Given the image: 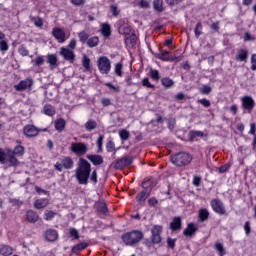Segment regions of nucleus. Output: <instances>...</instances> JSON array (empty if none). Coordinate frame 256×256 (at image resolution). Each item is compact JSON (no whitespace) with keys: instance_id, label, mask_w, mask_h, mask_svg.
<instances>
[{"instance_id":"nucleus-1","label":"nucleus","mask_w":256,"mask_h":256,"mask_svg":"<svg viewBox=\"0 0 256 256\" xmlns=\"http://www.w3.org/2000/svg\"><path fill=\"white\" fill-rule=\"evenodd\" d=\"M91 175V164L85 160L80 159L78 168L76 170V179L80 185H87L89 183V176Z\"/></svg>"},{"instance_id":"nucleus-2","label":"nucleus","mask_w":256,"mask_h":256,"mask_svg":"<svg viewBox=\"0 0 256 256\" xmlns=\"http://www.w3.org/2000/svg\"><path fill=\"white\" fill-rule=\"evenodd\" d=\"M122 241L129 247H133V245H137L143 239V232L139 230H134L131 232H126L122 235Z\"/></svg>"},{"instance_id":"nucleus-3","label":"nucleus","mask_w":256,"mask_h":256,"mask_svg":"<svg viewBox=\"0 0 256 256\" xmlns=\"http://www.w3.org/2000/svg\"><path fill=\"white\" fill-rule=\"evenodd\" d=\"M171 161L176 167H183L184 165H189L193 161V157L189 153L180 152L173 155Z\"/></svg>"},{"instance_id":"nucleus-4","label":"nucleus","mask_w":256,"mask_h":256,"mask_svg":"<svg viewBox=\"0 0 256 256\" xmlns=\"http://www.w3.org/2000/svg\"><path fill=\"white\" fill-rule=\"evenodd\" d=\"M97 67L101 75H109L111 72V60L106 56H101L97 60Z\"/></svg>"},{"instance_id":"nucleus-5","label":"nucleus","mask_w":256,"mask_h":256,"mask_svg":"<svg viewBox=\"0 0 256 256\" xmlns=\"http://www.w3.org/2000/svg\"><path fill=\"white\" fill-rule=\"evenodd\" d=\"M52 36L57 41V43H65L67 39L71 37V34H67V32H65V28L54 27L52 29Z\"/></svg>"},{"instance_id":"nucleus-6","label":"nucleus","mask_w":256,"mask_h":256,"mask_svg":"<svg viewBox=\"0 0 256 256\" xmlns=\"http://www.w3.org/2000/svg\"><path fill=\"white\" fill-rule=\"evenodd\" d=\"M118 33L120 35H124L125 37H129V35L133 34V28L129 25V20L121 19L117 22Z\"/></svg>"},{"instance_id":"nucleus-7","label":"nucleus","mask_w":256,"mask_h":256,"mask_svg":"<svg viewBox=\"0 0 256 256\" xmlns=\"http://www.w3.org/2000/svg\"><path fill=\"white\" fill-rule=\"evenodd\" d=\"M70 151L78 157H83V155H86L88 151L87 144L83 142H72L70 145Z\"/></svg>"},{"instance_id":"nucleus-8","label":"nucleus","mask_w":256,"mask_h":256,"mask_svg":"<svg viewBox=\"0 0 256 256\" xmlns=\"http://www.w3.org/2000/svg\"><path fill=\"white\" fill-rule=\"evenodd\" d=\"M33 83L32 78H26L14 85V89L15 91H31L33 89Z\"/></svg>"},{"instance_id":"nucleus-9","label":"nucleus","mask_w":256,"mask_h":256,"mask_svg":"<svg viewBox=\"0 0 256 256\" xmlns=\"http://www.w3.org/2000/svg\"><path fill=\"white\" fill-rule=\"evenodd\" d=\"M73 159L71 157H66L62 159L61 163H56L54 165L56 171H63V169H73Z\"/></svg>"},{"instance_id":"nucleus-10","label":"nucleus","mask_w":256,"mask_h":256,"mask_svg":"<svg viewBox=\"0 0 256 256\" xmlns=\"http://www.w3.org/2000/svg\"><path fill=\"white\" fill-rule=\"evenodd\" d=\"M210 205H211L214 213H217L218 215H225V213H226L225 205H223V202H221V200L213 199L210 202Z\"/></svg>"},{"instance_id":"nucleus-11","label":"nucleus","mask_w":256,"mask_h":256,"mask_svg":"<svg viewBox=\"0 0 256 256\" xmlns=\"http://www.w3.org/2000/svg\"><path fill=\"white\" fill-rule=\"evenodd\" d=\"M60 55L63 57V59H65V61H69V63H75V51L62 47L60 48Z\"/></svg>"},{"instance_id":"nucleus-12","label":"nucleus","mask_w":256,"mask_h":256,"mask_svg":"<svg viewBox=\"0 0 256 256\" xmlns=\"http://www.w3.org/2000/svg\"><path fill=\"white\" fill-rule=\"evenodd\" d=\"M241 102L243 109L248 111V113H251V111H253L255 108V100H253L251 96H243Z\"/></svg>"},{"instance_id":"nucleus-13","label":"nucleus","mask_w":256,"mask_h":256,"mask_svg":"<svg viewBox=\"0 0 256 256\" xmlns=\"http://www.w3.org/2000/svg\"><path fill=\"white\" fill-rule=\"evenodd\" d=\"M151 233H152V243L154 244H159V242L161 241V226L159 225H155L152 227L151 229Z\"/></svg>"},{"instance_id":"nucleus-14","label":"nucleus","mask_w":256,"mask_h":256,"mask_svg":"<svg viewBox=\"0 0 256 256\" xmlns=\"http://www.w3.org/2000/svg\"><path fill=\"white\" fill-rule=\"evenodd\" d=\"M133 163V158L126 156L124 158H121L117 160L115 163V168L116 169H123L124 167H129Z\"/></svg>"},{"instance_id":"nucleus-15","label":"nucleus","mask_w":256,"mask_h":256,"mask_svg":"<svg viewBox=\"0 0 256 256\" xmlns=\"http://www.w3.org/2000/svg\"><path fill=\"white\" fill-rule=\"evenodd\" d=\"M23 132L27 137H37V135H39V129L33 125L25 126Z\"/></svg>"},{"instance_id":"nucleus-16","label":"nucleus","mask_w":256,"mask_h":256,"mask_svg":"<svg viewBox=\"0 0 256 256\" xmlns=\"http://www.w3.org/2000/svg\"><path fill=\"white\" fill-rule=\"evenodd\" d=\"M158 59H161V61H181V57H171V52L169 51H161L158 55Z\"/></svg>"},{"instance_id":"nucleus-17","label":"nucleus","mask_w":256,"mask_h":256,"mask_svg":"<svg viewBox=\"0 0 256 256\" xmlns=\"http://www.w3.org/2000/svg\"><path fill=\"white\" fill-rule=\"evenodd\" d=\"M45 239L47 241H57L59 239V233L57 230L49 229L45 232Z\"/></svg>"},{"instance_id":"nucleus-18","label":"nucleus","mask_w":256,"mask_h":256,"mask_svg":"<svg viewBox=\"0 0 256 256\" xmlns=\"http://www.w3.org/2000/svg\"><path fill=\"white\" fill-rule=\"evenodd\" d=\"M100 31L105 39L111 37V25L109 23H102Z\"/></svg>"},{"instance_id":"nucleus-19","label":"nucleus","mask_w":256,"mask_h":256,"mask_svg":"<svg viewBox=\"0 0 256 256\" xmlns=\"http://www.w3.org/2000/svg\"><path fill=\"white\" fill-rule=\"evenodd\" d=\"M49 205V199L40 198L34 202L35 209H45Z\"/></svg>"},{"instance_id":"nucleus-20","label":"nucleus","mask_w":256,"mask_h":256,"mask_svg":"<svg viewBox=\"0 0 256 256\" xmlns=\"http://www.w3.org/2000/svg\"><path fill=\"white\" fill-rule=\"evenodd\" d=\"M27 221L29 223H37L39 221V214L33 210H28L26 213Z\"/></svg>"},{"instance_id":"nucleus-21","label":"nucleus","mask_w":256,"mask_h":256,"mask_svg":"<svg viewBox=\"0 0 256 256\" xmlns=\"http://www.w3.org/2000/svg\"><path fill=\"white\" fill-rule=\"evenodd\" d=\"M87 159L93 163V165H102L103 157L97 154L87 155Z\"/></svg>"},{"instance_id":"nucleus-22","label":"nucleus","mask_w":256,"mask_h":256,"mask_svg":"<svg viewBox=\"0 0 256 256\" xmlns=\"http://www.w3.org/2000/svg\"><path fill=\"white\" fill-rule=\"evenodd\" d=\"M125 43L128 45V47H135V44L137 43V35L132 32V34L125 37Z\"/></svg>"},{"instance_id":"nucleus-23","label":"nucleus","mask_w":256,"mask_h":256,"mask_svg":"<svg viewBox=\"0 0 256 256\" xmlns=\"http://www.w3.org/2000/svg\"><path fill=\"white\" fill-rule=\"evenodd\" d=\"M209 219V210L207 208H201L198 212V221L203 223V221H207Z\"/></svg>"},{"instance_id":"nucleus-24","label":"nucleus","mask_w":256,"mask_h":256,"mask_svg":"<svg viewBox=\"0 0 256 256\" xmlns=\"http://www.w3.org/2000/svg\"><path fill=\"white\" fill-rule=\"evenodd\" d=\"M47 63H49V65L52 69H55V67H57V65H58L57 55L48 54L47 55Z\"/></svg>"},{"instance_id":"nucleus-25","label":"nucleus","mask_w":256,"mask_h":256,"mask_svg":"<svg viewBox=\"0 0 256 256\" xmlns=\"http://www.w3.org/2000/svg\"><path fill=\"white\" fill-rule=\"evenodd\" d=\"M65 125H67V122H65L63 118H59L54 122V127L56 131H59L60 133L61 131H63V129H65Z\"/></svg>"},{"instance_id":"nucleus-26","label":"nucleus","mask_w":256,"mask_h":256,"mask_svg":"<svg viewBox=\"0 0 256 256\" xmlns=\"http://www.w3.org/2000/svg\"><path fill=\"white\" fill-rule=\"evenodd\" d=\"M170 229L172 231H179L181 229V218L176 217L173 219V221L170 223Z\"/></svg>"},{"instance_id":"nucleus-27","label":"nucleus","mask_w":256,"mask_h":256,"mask_svg":"<svg viewBox=\"0 0 256 256\" xmlns=\"http://www.w3.org/2000/svg\"><path fill=\"white\" fill-rule=\"evenodd\" d=\"M195 231H197V227H195V224L189 223L187 225V228L184 230L183 235H185L186 237H191V235H193Z\"/></svg>"},{"instance_id":"nucleus-28","label":"nucleus","mask_w":256,"mask_h":256,"mask_svg":"<svg viewBox=\"0 0 256 256\" xmlns=\"http://www.w3.org/2000/svg\"><path fill=\"white\" fill-rule=\"evenodd\" d=\"M0 255H3V256L13 255V248H11L8 245L0 246Z\"/></svg>"},{"instance_id":"nucleus-29","label":"nucleus","mask_w":256,"mask_h":256,"mask_svg":"<svg viewBox=\"0 0 256 256\" xmlns=\"http://www.w3.org/2000/svg\"><path fill=\"white\" fill-rule=\"evenodd\" d=\"M161 84L166 89H170V87H173L175 85V82L173 81V79H171L169 77H164L161 79Z\"/></svg>"},{"instance_id":"nucleus-30","label":"nucleus","mask_w":256,"mask_h":256,"mask_svg":"<svg viewBox=\"0 0 256 256\" xmlns=\"http://www.w3.org/2000/svg\"><path fill=\"white\" fill-rule=\"evenodd\" d=\"M247 57H249V52L245 49H241L236 56L237 61H247Z\"/></svg>"},{"instance_id":"nucleus-31","label":"nucleus","mask_w":256,"mask_h":256,"mask_svg":"<svg viewBox=\"0 0 256 256\" xmlns=\"http://www.w3.org/2000/svg\"><path fill=\"white\" fill-rule=\"evenodd\" d=\"M43 113L48 115V117H53V115H55V107L52 105H46L43 107Z\"/></svg>"},{"instance_id":"nucleus-32","label":"nucleus","mask_w":256,"mask_h":256,"mask_svg":"<svg viewBox=\"0 0 256 256\" xmlns=\"http://www.w3.org/2000/svg\"><path fill=\"white\" fill-rule=\"evenodd\" d=\"M88 244L85 242L76 244L74 247H72V253H79V251H83L84 249H87Z\"/></svg>"},{"instance_id":"nucleus-33","label":"nucleus","mask_w":256,"mask_h":256,"mask_svg":"<svg viewBox=\"0 0 256 256\" xmlns=\"http://www.w3.org/2000/svg\"><path fill=\"white\" fill-rule=\"evenodd\" d=\"M25 154V148L21 145H18L12 151V155H16V157H22Z\"/></svg>"},{"instance_id":"nucleus-34","label":"nucleus","mask_w":256,"mask_h":256,"mask_svg":"<svg viewBox=\"0 0 256 256\" xmlns=\"http://www.w3.org/2000/svg\"><path fill=\"white\" fill-rule=\"evenodd\" d=\"M87 45L90 48L97 47L99 45V37L94 36V37L88 38Z\"/></svg>"},{"instance_id":"nucleus-35","label":"nucleus","mask_w":256,"mask_h":256,"mask_svg":"<svg viewBox=\"0 0 256 256\" xmlns=\"http://www.w3.org/2000/svg\"><path fill=\"white\" fill-rule=\"evenodd\" d=\"M85 129L86 131H93L94 129H97V122L95 120H88L85 123Z\"/></svg>"},{"instance_id":"nucleus-36","label":"nucleus","mask_w":256,"mask_h":256,"mask_svg":"<svg viewBox=\"0 0 256 256\" xmlns=\"http://www.w3.org/2000/svg\"><path fill=\"white\" fill-rule=\"evenodd\" d=\"M56 215H57L56 212H53L51 210H46L44 212V219H45V221H53V219H55Z\"/></svg>"},{"instance_id":"nucleus-37","label":"nucleus","mask_w":256,"mask_h":256,"mask_svg":"<svg viewBox=\"0 0 256 256\" xmlns=\"http://www.w3.org/2000/svg\"><path fill=\"white\" fill-rule=\"evenodd\" d=\"M82 65L85 71H91V59H89V57L83 56Z\"/></svg>"},{"instance_id":"nucleus-38","label":"nucleus","mask_w":256,"mask_h":256,"mask_svg":"<svg viewBox=\"0 0 256 256\" xmlns=\"http://www.w3.org/2000/svg\"><path fill=\"white\" fill-rule=\"evenodd\" d=\"M114 73L117 77H123V64L117 63L114 67Z\"/></svg>"},{"instance_id":"nucleus-39","label":"nucleus","mask_w":256,"mask_h":256,"mask_svg":"<svg viewBox=\"0 0 256 256\" xmlns=\"http://www.w3.org/2000/svg\"><path fill=\"white\" fill-rule=\"evenodd\" d=\"M153 7L155 11L161 13V11H163V0H154Z\"/></svg>"},{"instance_id":"nucleus-40","label":"nucleus","mask_w":256,"mask_h":256,"mask_svg":"<svg viewBox=\"0 0 256 256\" xmlns=\"http://www.w3.org/2000/svg\"><path fill=\"white\" fill-rule=\"evenodd\" d=\"M0 51L2 53H7V51H9V43L7 42V40H0Z\"/></svg>"},{"instance_id":"nucleus-41","label":"nucleus","mask_w":256,"mask_h":256,"mask_svg":"<svg viewBox=\"0 0 256 256\" xmlns=\"http://www.w3.org/2000/svg\"><path fill=\"white\" fill-rule=\"evenodd\" d=\"M65 49H70V51H75V49L77 48V40H75V38H72L68 45L66 47H64Z\"/></svg>"},{"instance_id":"nucleus-42","label":"nucleus","mask_w":256,"mask_h":256,"mask_svg":"<svg viewBox=\"0 0 256 256\" xmlns=\"http://www.w3.org/2000/svg\"><path fill=\"white\" fill-rule=\"evenodd\" d=\"M214 248L216 249V251H218L219 256L225 255V248L223 247V244L217 242L214 245Z\"/></svg>"},{"instance_id":"nucleus-43","label":"nucleus","mask_w":256,"mask_h":256,"mask_svg":"<svg viewBox=\"0 0 256 256\" xmlns=\"http://www.w3.org/2000/svg\"><path fill=\"white\" fill-rule=\"evenodd\" d=\"M78 37L81 43H85L89 39V34L85 31H82L78 33Z\"/></svg>"},{"instance_id":"nucleus-44","label":"nucleus","mask_w":256,"mask_h":256,"mask_svg":"<svg viewBox=\"0 0 256 256\" xmlns=\"http://www.w3.org/2000/svg\"><path fill=\"white\" fill-rule=\"evenodd\" d=\"M119 137L122 141H127V139H129L130 134L129 131L123 129L119 132Z\"/></svg>"},{"instance_id":"nucleus-45","label":"nucleus","mask_w":256,"mask_h":256,"mask_svg":"<svg viewBox=\"0 0 256 256\" xmlns=\"http://www.w3.org/2000/svg\"><path fill=\"white\" fill-rule=\"evenodd\" d=\"M150 77L154 81H159V79L161 78V76L159 75V71L155 69H150Z\"/></svg>"},{"instance_id":"nucleus-46","label":"nucleus","mask_w":256,"mask_h":256,"mask_svg":"<svg viewBox=\"0 0 256 256\" xmlns=\"http://www.w3.org/2000/svg\"><path fill=\"white\" fill-rule=\"evenodd\" d=\"M155 184H153V180L146 178L143 182H142V187L143 189H149V187H153Z\"/></svg>"},{"instance_id":"nucleus-47","label":"nucleus","mask_w":256,"mask_h":256,"mask_svg":"<svg viewBox=\"0 0 256 256\" xmlns=\"http://www.w3.org/2000/svg\"><path fill=\"white\" fill-rule=\"evenodd\" d=\"M201 31H203V24H201V22H198L194 29L195 36L199 37L202 33Z\"/></svg>"},{"instance_id":"nucleus-48","label":"nucleus","mask_w":256,"mask_h":256,"mask_svg":"<svg viewBox=\"0 0 256 256\" xmlns=\"http://www.w3.org/2000/svg\"><path fill=\"white\" fill-rule=\"evenodd\" d=\"M33 63H35L36 67H41L43 63H45V56H38L35 60H33Z\"/></svg>"},{"instance_id":"nucleus-49","label":"nucleus","mask_w":256,"mask_h":256,"mask_svg":"<svg viewBox=\"0 0 256 256\" xmlns=\"http://www.w3.org/2000/svg\"><path fill=\"white\" fill-rule=\"evenodd\" d=\"M31 21L34 23L35 27H43V19H41V17H33Z\"/></svg>"},{"instance_id":"nucleus-50","label":"nucleus","mask_w":256,"mask_h":256,"mask_svg":"<svg viewBox=\"0 0 256 256\" xmlns=\"http://www.w3.org/2000/svg\"><path fill=\"white\" fill-rule=\"evenodd\" d=\"M148 197H149V194H147V192L145 191H142L136 196V199L137 201L141 202V201H145Z\"/></svg>"},{"instance_id":"nucleus-51","label":"nucleus","mask_w":256,"mask_h":256,"mask_svg":"<svg viewBox=\"0 0 256 256\" xmlns=\"http://www.w3.org/2000/svg\"><path fill=\"white\" fill-rule=\"evenodd\" d=\"M103 139H105V136L100 135L97 139V146H98V151L99 153H101V151H103Z\"/></svg>"},{"instance_id":"nucleus-52","label":"nucleus","mask_w":256,"mask_h":256,"mask_svg":"<svg viewBox=\"0 0 256 256\" xmlns=\"http://www.w3.org/2000/svg\"><path fill=\"white\" fill-rule=\"evenodd\" d=\"M69 235H70V237H72L75 240L79 239V231H77V229H75V228L69 229Z\"/></svg>"},{"instance_id":"nucleus-53","label":"nucleus","mask_w":256,"mask_h":256,"mask_svg":"<svg viewBox=\"0 0 256 256\" xmlns=\"http://www.w3.org/2000/svg\"><path fill=\"white\" fill-rule=\"evenodd\" d=\"M142 85L143 87H147L148 89H155V85L151 84V82H149V78H144L142 80Z\"/></svg>"},{"instance_id":"nucleus-54","label":"nucleus","mask_w":256,"mask_h":256,"mask_svg":"<svg viewBox=\"0 0 256 256\" xmlns=\"http://www.w3.org/2000/svg\"><path fill=\"white\" fill-rule=\"evenodd\" d=\"M8 163L11 167H15V165H17L19 161L17 160V158H15V156L11 155L8 157Z\"/></svg>"},{"instance_id":"nucleus-55","label":"nucleus","mask_w":256,"mask_h":256,"mask_svg":"<svg viewBox=\"0 0 256 256\" xmlns=\"http://www.w3.org/2000/svg\"><path fill=\"white\" fill-rule=\"evenodd\" d=\"M200 93H203V95H209L211 93V86L204 85L200 88Z\"/></svg>"},{"instance_id":"nucleus-56","label":"nucleus","mask_w":256,"mask_h":256,"mask_svg":"<svg viewBox=\"0 0 256 256\" xmlns=\"http://www.w3.org/2000/svg\"><path fill=\"white\" fill-rule=\"evenodd\" d=\"M70 3L75 7H81L85 5V0H70Z\"/></svg>"},{"instance_id":"nucleus-57","label":"nucleus","mask_w":256,"mask_h":256,"mask_svg":"<svg viewBox=\"0 0 256 256\" xmlns=\"http://www.w3.org/2000/svg\"><path fill=\"white\" fill-rule=\"evenodd\" d=\"M5 161H7V154L0 148V163H5Z\"/></svg>"},{"instance_id":"nucleus-58","label":"nucleus","mask_w":256,"mask_h":256,"mask_svg":"<svg viewBox=\"0 0 256 256\" xmlns=\"http://www.w3.org/2000/svg\"><path fill=\"white\" fill-rule=\"evenodd\" d=\"M251 65L252 71H256V54H252L251 56Z\"/></svg>"},{"instance_id":"nucleus-59","label":"nucleus","mask_w":256,"mask_h":256,"mask_svg":"<svg viewBox=\"0 0 256 256\" xmlns=\"http://www.w3.org/2000/svg\"><path fill=\"white\" fill-rule=\"evenodd\" d=\"M18 52L20 55H22V57H27V55H29V50H26L23 46L19 48Z\"/></svg>"},{"instance_id":"nucleus-60","label":"nucleus","mask_w":256,"mask_h":256,"mask_svg":"<svg viewBox=\"0 0 256 256\" xmlns=\"http://www.w3.org/2000/svg\"><path fill=\"white\" fill-rule=\"evenodd\" d=\"M198 103H200L204 107H211V102L207 99H200L198 100Z\"/></svg>"},{"instance_id":"nucleus-61","label":"nucleus","mask_w":256,"mask_h":256,"mask_svg":"<svg viewBox=\"0 0 256 256\" xmlns=\"http://www.w3.org/2000/svg\"><path fill=\"white\" fill-rule=\"evenodd\" d=\"M101 104L103 105V107H109V105H111V99H109V98H102L101 99Z\"/></svg>"},{"instance_id":"nucleus-62","label":"nucleus","mask_w":256,"mask_h":256,"mask_svg":"<svg viewBox=\"0 0 256 256\" xmlns=\"http://www.w3.org/2000/svg\"><path fill=\"white\" fill-rule=\"evenodd\" d=\"M193 185H195V187H199V185H201V177L194 176L193 177Z\"/></svg>"},{"instance_id":"nucleus-63","label":"nucleus","mask_w":256,"mask_h":256,"mask_svg":"<svg viewBox=\"0 0 256 256\" xmlns=\"http://www.w3.org/2000/svg\"><path fill=\"white\" fill-rule=\"evenodd\" d=\"M229 167H231V165H229V164H225V165L221 166L219 168V173H227V171H229Z\"/></svg>"},{"instance_id":"nucleus-64","label":"nucleus","mask_w":256,"mask_h":256,"mask_svg":"<svg viewBox=\"0 0 256 256\" xmlns=\"http://www.w3.org/2000/svg\"><path fill=\"white\" fill-rule=\"evenodd\" d=\"M244 231H245L246 235H249V233H251V224L249 222H245Z\"/></svg>"}]
</instances>
